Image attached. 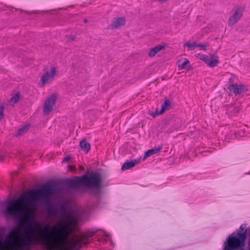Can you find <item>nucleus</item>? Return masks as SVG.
I'll use <instances>...</instances> for the list:
<instances>
[{
    "instance_id": "obj_3",
    "label": "nucleus",
    "mask_w": 250,
    "mask_h": 250,
    "mask_svg": "<svg viewBox=\"0 0 250 250\" xmlns=\"http://www.w3.org/2000/svg\"><path fill=\"white\" fill-rule=\"evenodd\" d=\"M65 183L69 188L74 189L83 186L99 190L102 187L103 181L101 173L92 172L89 175L85 174L80 177H76L74 179H66Z\"/></svg>"
},
{
    "instance_id": "obj_13",
    "label": "nucleus",
    "mask_w": 250,
    "mask_h": 250,
    "mask_svg": "<svg viewBox=\"0 0 250 250\" xmlns=\"http://www.w3.org/2000/svg\"><path fill=\"white\" fill-rule=\"evenodd\" d=\"M162 147L161 146H159L158 147H154L153 148L148 150L145 152L143 160H145L147 157L151 155L159 152L160 150L162 149Z\"/></svg>"
},
{
    "instance_id": "obj_17",
    "label": "nucleus",
    "mask_w": 250,
    "mask_h": 250,
    "mask_svg": "<svg viewBox=\"0 0 250 250\" xmlns=\"http://www.w3.org/2000/svg\"><path fill=\"white\" fill-rule=\"evenodd\" d=\"M30 127L29 124L24 125L23 126L21 127L18 130L17 135L21 136L26 133L29 130Z\"/></svg>"
},
{
    "instance_id": "obj_19",
    "label": "nucleus",
    "mask_w": 250,
    "mask_h": 250,
    "mask_svg": "<svg viewBox=\"0 0 250 250\" xmlns=\"http://www.w3.org/2000/svg\"><path fill=\"white\" fill-rule=\"evenodd\" d=\"M20 98V93H16L14 96L12 97L10 100V103L11 104H15L18 102Z\"/></svg>"
},
{
    "instance_id": "obj_1",
    "label": "nucleus",
    "mask_w": 250,
    "mask_h": 250,
    "mask_svg": "<svg viewBox=\"0 0 250 250\" xmlns=\"http://www.w3.org/2000/svg\"><path fill=\"white\" fill-rule=\"evenodd\" d=\"M60 210L64 218L56 225H46L34 231L28 228L21 230L16 229L4 238L0 237V250H26L33 245L42 246L46 250H79L80 237L67 245L64 230H72L80 223V208L68 210L61 205Z\"/></svg>"
},
{
    "instance_id": "obj_21",
    "label": "nucleus",
    "mask_w": 250,
    "mask_h": 250,
    "mask_svg": "<svg viewBox=\"0 0 250 250\" xmlns=\"http://www.w3.org/2000/svg\"><path fill=\"white\" fill-rule=\"evenodd\" d=\"M189 63V62L188 59H186L185 61L181 64L179 62L178 66L181 67V68H185L188 64Z\"/></svg>"
},
{
    "instance_id": "obj_12",
    "label": "nucleus",
    "mask_w": 250,
    "mask_h": 250,
    "mask_svg": "<svg viewBox=\"0 0 250 250\" xmlns=\"http://www.w3.org/2000/svg\"><path fill=\"white\" fill-rule=\"evenodd\" d=\"M44 73L41 76V78H52L55 76L56 68L52 67L50 71L46 69H44Z\"/></svg>"
},
{
    "instance_id": "obj_26",
    "label": "nucleus",
    "mask_w": 250,
    "mask_h": 250,
    "mask_svg": "<svg viewBox=\"0 0 250 250\" xmlns=\"http://www.w3.org/2000/svg\"><path fill=\"white\" fill-rule=\"evenodd\" d=\"M75 39V36L72 35H69L67 37L68 41H69V42H71V41H74Z\"/></svg>"
},
{
    "instance_id": "obj_16",
    "label": "nucleus",
    "mask_w": 250,
    "mask_h": 250,
    "mask_svg": "<svg viewBox=\"0 0 250 250\" xmlns=\"http://www.w3.org/2000/svg\"><path fill=\"white\" fill-rule=\"evenodd\" d=\"M171 105V103L169 100H166L162 105L160 113L163 114L165 111L168 110Z\"/></svg>"
},
{
    "instance_id": "obj_27",
    "label": "nucleus",
    "mask_w": 250,
    "mask_h": 250,
    "mask_svg": "<svg viewBox=\"0 0 250 250\" xmlns=\"http://www.w3.org/2000/svg\"><path fill=\"white\" fill-rule=\"evenodd\" d=\"M70 157H66L63 158L62 162H68L70 160Z\"/></svg>"
},
{
    "instance_id": "obj_24",
    "label": "nucleus",
    "mask_w": 250,
    "mask_h": 250,
    "mask_svg": "<svg viewBox=\"0 0 250 250\" xmlns=\"http://www.w3.org/2000/svg\"><path fill=\"white\" fill-rule=\"evenodd\" d=\"M223 76L227 78H234L235 77V76L233 74L230 73L229 72L226 73Z\"/></svg>"
},
{
    "instance_id": "obj_11",
    "label": "nucleus",
    "mask_w": 250,
    "mask_h": 250,
    "mask_svg": "<svg viewBox=\"0 0 250 250\" xmlns=\"http://www.w3.org/2000/svg\"><path fill=\"white\" fill-rule=\"evenodd\" d=\"M165 48L166 46L165 45H159L156 46L149 50L148 53V55L150 57H153L156 55V54L161 50L165 49Z\"/></svg>"
},
{
    "instance_id": "obj_20",
    "label": "nucleus",
    "mask_w": 250,
    "mask_h": 250,
    "mask_svg": "<svg viewBox=\"0 0 250 250\" xmlns=\"http://www.w3.org/2000/svg\"><path fill=\"white\" fill-rule=\"evenodd\" d=\"M51 79H41L40 83H39V85L40 87H43L46 83H51Z\"/></svg>"
},
{
    "instance_id": "obj_7",
    "label": "nucleus",
    "mask_w": 250,
    "mask_h": 250,
    "mask_svg": "<svg viewBox=\"0 0 250 250\" xmlns=\"http://www.w3.org/2000/svg\"><path fill=\"white\" fill-rule=\"evenodd\" d=\"M228 88L233 92L235 96L241 95L245 92L247 91V86L243 84H230Z\"/></svg>"
},
{
    "instance_id": "obj_22",
    "label": "nucleus",
    "mask_w": 250,
    "mask_h": 250,
    "mask_svg": "<svg viewBox=\"0 0 250 250\" xmlns=\"http://www.w3.org/2000/svg\"><path fill=\"white\" fill-rule=\"evenodd\" d=\"M4 106L3 105H1L0 106V121L4 117Z\"/></svg>"
},
{
    "instance_id": "obj_5",
    "label": "nucleus",
    "mask_w": 250,
    "mask_h": 250,
    "mask_svg": "<svg viewBox=\"0 0 250 250\" xmlns=\"http://www.w3.org/2000/svg\"><path fill=\"white\" fill-rule=\"evenodd\" d=\"M196 57L204 62L210 67H214L217 66L219 61L217 53H214L209 58L208 55L201 54H197Z\"/></svg>"
},
{
    "instance_id": "obj_25",
    "label": "nucleus",
    "mask_w": 250,
    "mask_h": 250,
    "mask_svg": "<svg viewBox=\"0 0 250 250\" xmlns=\"http://www.w3.org/2000/svg\"><path fill=\"white\" fill-rule=\"evenodd\" d=\"M206 46H207L206 45L197 43L196 47H200L201 49L206 50Z\"/></svg>"
},
{
    "instance_id": "obj_15",
    "label": "nucleus",
    "mask_w": 250,
    "mask_h": 250,
    "mask_svg": "<svg viewBox=\"0 0 250 250\" xmlns=\"http://www.w3.org/2000/svg\"><path fill=\"white\" fill-rule=\"evenodd\" d=\"M80 146L83 150L87 153L90 149V144L83 139L80 142Z\"/></svg>"
},
{
    "instance_id": "obj_8",
    "label": "nucleus",
    "mask_w": 250,
    "mask_h": 250,
    "mask_svg": "<svg viewBox=\"0 0 250 250\" xmlns=\"http://www.w3.org/2000/svg\"><path fill=\"white\" fill-rule=\"evenodd\" d=\"M242 15L243 10L240 8H236L233 14L229 18L228 25L232 26L236 23L240 19Z\"/></svg>"
},
{
    "instance_id": "obj_28",
    "label": "nucleus",
    "mask_w": 250,
    "mask_h": 250,
    "mask_svg": "<svg viewBox=\"0 0 250 250\" xmlns=\"http://www.w3.org/2000/svg\"><path fill=\"white\" fill-rule=\"evenodd\" d=\"M83 22H84V23H87V22H88V20H87V19H84L83 20Z\"/></svg>"
},
{
    "instance_id": "obj_14",
    "label": "nucleus",
    "mask_w": 250,
    "mask_h": 250,
    "mask_svg": "<svg viewBox=\"0 0 250 250\" xmlns=\"http://www.w3.org/2000/svg\"><path fill=\"white\" fill-rule=\"evenodd\" d=\"M242 106L241 105L236 106L235 107L232 108V107H230L228 111V113L229 116L233 117L235 116L239 112L241 109Z\"/></svg>"
},
{
    "instance_id": "obj_10",
    "label": "nucleus",
    "mask_w": 250,
    "mask_h": 250,
    "mask_svg": "<svg viewBox=\"0 0 250 250\" xmlns=\"http://www.w3.org/2000/svg\"><path fill=\"white\" fill-rule=\"evenodd\" d=\"M140 162V159H136L134 161H127L124 163L122 167V170H125L131 169L134 167L135 165L139 164Z\"/></svg>"
},
{
    "instance_id": "obj_4",
    "label": "nucleus",
    "mask_w": 250,
    "mask_h": 250,
    "mask_svg": "<svg viewBox=\"0 0 250 250\" xmlns=\"http://www.w3.org/2000/svg\"><path fill=\"white\" fill-rule=\"evenodd\" d=\"M248 237L246 224H242L239 229L233 232L224 242L223 250H244Z\"/></svg>"
},
{
    "instance_id": "obj_2",
    "label": "nucleus",
    "mask_w": 250,
    "mask_h": 250,
    "mask_svg": "<svg viewBox=\"0 0 250 250\" xmlns=\"http://www.w3.org/2000/svg\"><path fill=\"white\" fill-rule=\"evenodd\" d=\"M54 184L50 182L44 184L37 189L29 191L28 194L21 195L18 199L10 201L3 214L6 218L17 221L21 225L30 221V214L34 210L35 202L41 201L47 206L49 216L55 217L59 212L55 206L51 204L50 199L54 193Z\"/></svg>"
},
{
    "instance_id": "obj_6",
    "label": "nucleus",
    "mask_w": 250,
    "mask_h": 250,
    "mask_svg": "<svg viewBox=\"0 0 250 250\" xmlns=\"http://www.w3.org/2000/svg\"><path fill=\"white\" fill-rule=\"evenodd\" d=\"M57 98V95L55 94H52L48 97L43 107L44 114L48 115L53 110V107L56 104Z\"/></svg>"
},
{
    "instance_id": "obj_23",
    "label": "nucleus",
    "mask_w": 250,
    "mask_h": 250,
    "mask_svg": "<svg viewBox=\"0 0 250 250\" xmlns=\"http://www.w3.org/2000/svg\"><path fill=\"white\" fill-rule=\"evenodd\" d=\"M148 113L149 114L151 115L153 118H155L158 115L162 114V113H160V111H158V110H156L155 112L149 111Z\"/></svg>"
},
{
    "instance_id": "obj_18",
    "label": "nucleus",
    "mask_w": 250,
    "mask_h": 250,
    "mask_svg": "<svg viewBox=\"0 0 250 250\" xmlns=\"http://www.w3.org/2000/svg\"><path fill=\"white\" fill-rule=\"evenodd\" d=\"M197 43L195 42H188L184 44V46H187L188 47V50H194L195 47H196Z\"/></svg>"
},
{
    "instance_id": "obj_9",
    "label": "nucleus",
    "mask_w": 250,
    "mask_h": 250,
    "mask_svg": "<svg viewBox=\"0 0 250 250\" xmlns=\"http://www.w3.org/2000/svg\"><path fill=\"white\" fill-rule=\"evenodd\" d=\"M125 24V19L124 17L115 18L110 24V28L113 29L118 28Z\"/></svg>"
}]
</instances>
